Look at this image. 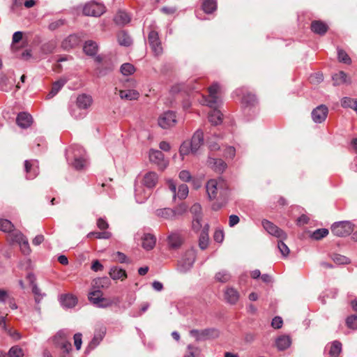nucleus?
Returning a JSON list of instances; mask_svg holds the SVG:
<instances>
[{"mask_svg": "<svg viewBox=\"0 0 357 357\" xmlns=\"http://www.w3.org/2000/svg\"><path fill=\"white\" fill-rule=\"evenodd\" d=\"M158 181V174L154 172H149L144 175L142 184L144 187L151 190L155 187Z\"/></svg>", "mask_w": 357, "mask_h": 357, "instance_id": "obj_17", "label": "nucleus"}, {"mask_svg": "<svg viewBox=\"0 0 357 357\" xmlns=\"http://www.w3.org/2000/svg\"><path fill=\"white\" fill-rule=\"evenodd\" d=\"M105 334V330L104 328L101 329L100 331L96 332L94 335V337L91 340L90 342V347H97L100 341L102 340L104 335Z\"/></svg>", "mask_w": 357, "mask_h": 357, "instance_id": "obj_43", "label": "nucleus"}, {"mask_svg": "<svg viewBox=\"0 0 357 357\" xmlns=\"http://www.w3.org/2000/svg\"><path fill=\"white\" fill-rule=\"evenodd\" d=\"M102 295V291L96 289L89 292L88 298L91 303L96 306L101 301L102 298H104Z\"/></svg>", "mask_w": 357, "mask_h": 357, "instance_id": "obj_37", "label": "nucleus"}, {"mask_svg": "<svg viewBox=\"0 0 357 357\" xmlns=\"http://www.w3.org/2000/svg\"><path fill=\"white\" fill-rule=\"evenodd\" d=\"M235 93L238 96H241V101L245 114H249L250 112L252 113L257 112V100L254 94L247 91L245 88L236 89Z\"/></svg>", "mask_w": 357, "mask_h": 357, "instance_id": "obj_4", "label": "nucleus"}, {"mask_svg": "<svg viewBox=\"0 0 357 357\" xmlns=\"http://www.w3.org/2000/svg\"><path fill=\"white\" fill-rule=\"evenodd\" d=\"M24 169L28 179L34 178L39 172L38 162L37 160H25Z\"/></svg>", "mask_w": 357, "mask_h": 357, "instance_id": "obj_16", "label": "nucleus"}, {"mask_svg": "<svg viewBox=\"0 0 357 357\" xmlns=\"http://www.w3.org/2000/svg\"><path fill=\"white\" fill-rule=\"evenodd\" d=\"M356 99H353L349 97H344L341 100V105L344 108H352L354 107V105L355 104V101Z\"/></svg>", "mask_w": 357, "mask_h": 357, "instance_id": "obj_57", "label": "nucleus"}, {"mask_svg": "<svg viewBox=\"0 0 357 357\" xmlns=\"http://www.w3.org/2000/svg\"><path fill=\"white\" fill-rule=\"evenodd\" d=\"M79 38L76 35H70L62 43L64 49L73 48L77 45Z\"/></svg>", "mask_w": 357, "mask_h": 357, "instance_id": "obj_39", "label": "nucleus"}, {"mask_svg": "<svg viewBox=\"0 0 357 357\" xmlns=\"http://www.w3.org/2000/svg\"><path fill=\"white\" fill-rule=\"evenodd\" d=\"M354 229V225L350 221H340L331 226V231L334 235L340 237L351 234Z\"/></svg>", "mask_w": 357, "mask_h": 357, "instance_id": "obj_8", "label": "nucleus"}, {"mask_svg": "<svg viewBox=\"0 0 357 357\" xmlns=\"http://www.w3.org/2000/svg\"><path fill=\"white\" fill-rule=\"evenodd\" d=\"M190 144V151L195 154L204 143V133L201 130H197L192 137Z\"/></svg>", "mask_w": 357, "mask_h": 357, "instance_id": "obj_15", "label": "nucleus"}, {"mask_svg": "<svg viewBox=\"0 0 357 357\" xmlns=\"http://www.w3.org/2000/svg\"><path fill=\"white\" fill-rule=\"evenodd\" d=\"M328 113V107L324 105H320L312 110V119L314 123H321L326 120Z\"/></svg>", "mask_w": 357, "mask_h": 357, "instance_id": "obj_14", "label": "nucleus"}, {"mask_svg": "<svg viewBox=\"0 0 357 357\" xmlns=\"http://www.w3.org/2000/svg\"><path fill=\"white\" fill-rule=\"evenodd\" d=\"M20 250L24 255H29L31 252V249L29 247V243L28 239L25 238L20 244Z\"/></svg>", "mask_w": 357, "mask_h": 357, "instance_id": "obj_59", "label": "nucleus"}, {"mask_svg": "<svg viewBox=\"0 0 357 357\" xmlns=\"http://www.w3.org/2000/svg\"><path fill=\"white\" fill-rule=\"evenodd\" d=\"M236 155V149L234 146H227L224 151V156L227 158L233 159Z\"/></svg>", "mask_w": 357, "mask_h": 357, "instance_id": "obj_61", "label": "nucleus"}, {"mask_svg": "<svg viewBox=\"0 0 357 357\" xmlns=\"http://www.w3.org/2000/svg\"><path fill=\"white\" fill-rule=\"evenodd\" d=\"M328 29V25L320 20H314L311 23V30L319 35H324Z\"/></svg>", "mask_w": 357, "mask_h": 357, "instance_id": "obj_24", "label": "nucleus"}, {"mask_svg": "<svg viewBox=\"0 0 357 357\" xmlns=\"http://www.w3.org/2000/svg\"><path fill=\"white\" fill-rule=\"evenodd\" d=\"M23 356L24 352L22 349L17 345L12 347L8 353V357H23Z\"/></svg>", "mask_w": 357, "mask_h": 357, "instance_id": "obj_46", "label": "nucleus"}, {"mask_svg": "<svg viewBox=\"0 0 357 357\" xmlns=\"http://www.w3.org/2000/svg\"><path fill=\"white\" fill-rule=\"evenodd\" d=\"M151 195V190L141 185H135V196L137 202L144 203Z\"/></svg>", "mask_w": 357, "mask_h": 357, "instance_id": "obj_21", "label": "nucleus"}, {"mask_svg": "<svg viewBox=\"0 0 357 357\" xmlns=\"http://www.w3.org/2000/svg\"><path fill=\"white\" fill-rule=\"evenodd\" d=\"M167 243L170 249H178L183 243V238L177 231H173L167 236Z\"/></svg>", "mask_w": 357, "mask_h": 357, "instance_id": "obj_18", "label": "nucleus"}, {"mask_svg": "<svg viewBox=\"0 0 357 357\" xmlns=\"http://www.w3.org/2000/svg\"><path fill=\"white\" fill-rule=\"evenodd\" d=\"M331 258L338 265L347 264L350 262L349 258L339 254H333Z\"/></svg>", "mask_w": 357, "mask_h": 357, "instance_id": "obj_49", "label": "nucleus"}, {"mask_svg": "<svg viewBox=\"0 0 357 357\" xmlns=\"http://www.w3.org/2000/svg\"><path fill=\"white\" fill-rule=\"evenodd\" d=\"M14 229L13 223L7 219H0V231L8 234Z\"/></svg>", "mask_w": 357, "mask_h": 357, "instance_id": "obj_41", "label": "nucleus"}, {"mask_svg": "<svg viewBox=\"0 0 357 357\" xmlns=\"http://www.w3.org/2000/svg\"><path fill=\"white\" fill-rule=\"evenodd\" d=\"M190 335L194 337L197 341L199 342L217 338L220 335V332L215 328H208L203 330L192 329L190 331Z\"/></svg>", "mask_w": 357, "mask_h": 357, "instance_id": "obj_7", "label": "nucleus"}, {"mask_svg": "<svg viewBox=\"0 0 357 357\" xmlns=\"http://www.w3.org/2000/svg\"><path fill=\"white\" fill-rule=\"evenodd\" d=\"M275 344L277 348L283 351L289 348L291 345V339L287 335H282L276 339Z\"/></svg>", "mask_w": 357, "mask_h": 357, "instance_id": "obj_30", "label": "nucleus"}, {"mask_svg": "<svg viewBox=\"0 0 357 357\" xmlns=\"http://www.w3.org/2000/svg\"><path fill=\"white\" fill-rule=\"evenodd\" d=\"M202 215H198L197 216H193L192 219V228L195 231H198L202 227Z\"/></svg>", "mask_w": 357, "mask_h": 357, "instance_id": "obj_60", "label": "nucleus"}, {"mask_svg": "<svg viewBox=\"0 0 357 357\" xmlns=\"http://www.w3.org/2000/svg\"><path fill=\"white\" fill-rule=\"evenodd\" d=\"M32 121L31 115L24 112L19 113L16 118L17 126L22 128H29L31 125Z\"/></svg>", "mask_w": 357, "mask_h": 357, "instance_id": "obj_19", "label": "nucleus"}, {"mask_svg": "<svg viewBox=\"0 0 357 357\" xmlns=\"http://www.w3.org/2000/svg\"><path fill=\"white\" fill-rule=\"evenodd\" d=\"M118 43L121 46L129 47L132 43L130 36L125 31H121L117 34Z\"/></svg>", "mask_w": 357, "mask_h": 357, "instance_id": "obj_32", "label": "nucleus"}, {"mask_svg": "<svg viewBox=\"0 0 357 357\" xmlns=\"http://www.w3.org/2000/svg\"><path fill=\"white\" fill-rule=\"evenodd\" d=\"M149 159L151 162L158 165L160 169H165L168 165V162L165 160L164 154L159 150H150Z\"/></svg>", "mask_w": 357, "mask_h": 357, "instance_id": "obj_13", "label": "nucleus"}, {"mask_svg": "<svg viewBox=\"0 0 357 357\" xmlns=\"http://www.w3.org/2000/svg\"><path fill=\"white\" fill-rule=\"evenodd\" d=\"M219 89V84L214 83L208 88V96H202L199 100L202 105H206L213 109L208 113V121L213 125H218L222 123V114L218 109L221 104V100L218 96Z\"/></svg>", "mask_w": 357, "mask_h": 357, "instance_id": "obj_1", "label": "nucleus"}, {"mask_svg": "<svg viewBox=\"0 0 357 357\" xmlns=\"http://www.w3.org/2000/svg\"><path fill=\"white\" fill-rule=\"evenodd\" d=\"M68 79L66 78H61L59 80L54 82L52 84V87L50 93L47 94V98L50 99L56 96L58 92L62 89L66 84Z\"/></svg>", "mask_w": 357, "mask_h": 357, "instance_id": "obj_29", "label": "nucleus"}, {"mask_svg": "<svg viewBox=\"0 0 357 357\" xmlns=\"http://www.w3.org/2000/svg\"><path fill=\"white\" fill-rule=\"evenodd\" d=\"M130 20L128 14L124 11H119L114 16V21L118 25H125Z\"/></svg>", "mask_w": 357, "mask_h": 357, "instance_id": "obj_33", "label": "nucleus"}, {"mask_svg": "<svg viewBox=\"0 0 357 357\" xmlns=\"http://www.w3.org/2000/svg\"><path fill=\"white\" fill-rule=\"evenodd\" d=\"M328 234V230L325 228L316 229L311 235L314 240H320Z\"/></svg>", "mask_w": 357, "mask_h": 357, "instance_id": "obj_47", "label": "nucleus"}, {"mask_svg": "<svg viewBox=\"0 0 357 357\" xmlns=\"http://www.w3.org/2000/svg\"><path fill=\"white\" fill-rule=\"evenodd\" d=\"M347 326L351 329H357V315L352 314L349 316L346 319Z\"/></svg>", "mask_w": 357, "mask_h": 357, "instance_id": "obj_54", "label": "nucleus"}, {"mask_svg": "<svg viewBox=\"0 0 357 357\" xmlns=\"http://www.w3.org/2000/svg\"><path fill=\"white\" fill-rule=\"evenodd\" d=\"M92 102L91 96L84 93L77 96L75 106L86 112L91 105Z\"/></svg>", "mask_w": 357, "mask_h": 357, "instance_id": "obj_20", "label": "nucleus"}, {"mask_svg": "<svg viewBox=\"0 0 357 357\" xmlns=\"http://www.w3.org/2000/svg\"><path fill=\"white\" fill-rule=\"evenodd\" d=\"M32 292L35 295V301L37 303H39L40 301L46 296L45 293L41 292V290L36 284H32Z\"/></svg>", "mask_w": 357, "mask_h": 357, "instance_id": "obj_48", "label": "nucleus"}, {"mask_svg": "<svg viewBox=\"0 0 357 357\" xmlns=\"http://www.w3.org/2000/svg\"><path fill=\"white\" fill-rule=\"evenodd\" d=\"M214 169L218 172H222L227 167V164L221 159L214 160Z\"/></svg>", "mask_w": 357, "mask_h": 357, "instance_id": "obj_55", "label": "nucleus"}, {"mask_svg": "<svg viewBox=\"0 0 357 357\" xmlns=\"http://www.w3.org/2000/svg\"><path fill=\"white\" fill-rule=\"evenodd\" d=\"M337 59L340 62H342V63H344L346 64H350L351 63V58L349 57V56L347 54V53L344 50H343L340 48H337Z\"/></svg>", "mask_w": 357, "mask_h": 357, "instance_id": "obj_44", "label": "nucleus"}, {"mask_svg": "<svg viewBox=\"0 0 357 357\" xmlns=\"http://www.w3.org/2000/svg\"><path fill=\"white\" fill-rule=\"evenodd\" d=\"M109 275L114 280H124L128 277L126 270L116 266H112L109 268Z\"/></svg>", "mask_w": 357, "mask_h": 357, "instance_id": "obj_22", "label": "nucleus"}, {"mask_svg": "<svg viewBox=\"0 0 357 357\" xmlns=\"http://www.w3.org/2000/svg\"><path fill=\"white\" fill-rule=\"evenodd\" d=\"M155 215L164 220H173L176 216V211L169 208H160L157 209L155 211Z\"/></svg>", "mask_w": 357, "mask_h": 357, "instance_id": "obj_26", "label": "nucleus"}, {"mask_svg": "<svg viewBox=\"0 0 357 357\" xmlns=\"http://www.w3.org/2000/svg\"><path fill=\"white\" fill-rule=\"evenodd\" d=\"M202 9L207 14L212 13L217 9L216 0H204L202 3Z\"/></svg>", "mask_w": 357, "mask_h": 357, "instance_id": "obj_38", "label": "nucleus"}, {"mask_svg": "<svg viewBox=\"0 0 357 357\" xmlns=\"http://www.w3.org/2000/svg\"><path fill=\"white\" fill-rule=\"evenodd\" d=\"M284 239H279L278 242V248L280 250V253L284 257H287L289 254V248L288 246L283 242Z\"/></svg>", "mask_w": 357, "mask_h": 357, "instance_id": "obj_52", "label": "nucleus"}, {"mask_svg": "<svg viewBox=\"0 0 357 357\" xmlns=\"http://www.w3.org/2000/svg\"><path fill=\"white\" fill-rule=\"evenodd\" d=\"M113 301L110 299H107L106 298H102L101 301L99 304H97L96 307L100 308H107L111 307L113 305Z\"/></svg>", "mask_w": 357, "mask_h": 357, "instance_id": "obj_64", "label": "nucleus"}, {"mask_svg": "<svg viewBox=\"0 0 357 357\" xmlns=\"http://www.w3.org/2000/svg\"><path fill=\"white\" fill-rule=\"evenodd\" d=\"M178 177L181 181L185 182H189L192 178L191 174L188 170L181 171L179 172Z\"/></svg>", "mask_w": 357, "mask_h": 357, "instance_id": "obj_63", "label": "nucleus"}, {"mask_svg": "<svg viewBox=\"0 0 357 357\" xmlns=\"http://www.w3.org/2000/svg\"><path fill=\"white\" fill-rule=\"evenodd\" d=\"M112 234L109 231H97V232H90L88 234V237L95 236L96 238L99 239H108L111 237Z\"/></svg>", "mask_w": 357, "mask_h": 357, "instance_id": "obj_53", "label": "nucleus"}, {"mask_svg": "<svg viewBox=\"0 0 357 357\" xmlns=\"http://www.w3.org/2000/svg\"><path fill=\"white\" fill-rule=\"evenodd\" d=\"M94 284L98 289L100 288H107L109 284V280L107 278H100L94 280Z\"/></svg>", "mask_w": 357, "mask_h": 357, "instance_id": "obj_56", "label": "nucleus"}, {"mask_svg": "<svg viewBox=\"0 0 357 357\" xmlns=\"http://www.w3.org/2000/svg\"><path fill=\"white\" fill-rule=\"evenodd\" d=\"M60 303L65 308H73L77 303V298L72 294H64L60 296Z\"/></svg>", "mask_w": 357, "mask_h": 357, "instance_id": "obj_23", "label": "nucleus"}, {"mask_svg": "<svg viewBox=\"0 0 357 357\" xmlns=\"http://www.w3.org/2000/svg\"><path fill=\"white\" fill-rule=\"evenodd\" d=\"M135 68L133 65L126 63L121 66V72L123 75H130L134 73Z\"/></svg>", "mask_w": 357, "mask_h": 357, "instance_id": "obj_50", "label": "nucleus"}, {"mask_svg": "<svg viewBox=\"0 0 357 357\" xmlns=\"http://www.w3.org/2000/svg\"><path fill=\"white\" fill-rule=\"evenodd\" d=\"M70 115L75 119H83L86 114V112L80 108H78L75 105L70 107Z\"/></svg>", "mask_w": 357, "mask_h": 357, "instance_id": "obj_42", "label": "nucleus"}, {"mask_svg": "<svg viewBox=\"0 0 357 357\" xmlns=\"http://www.w3.org/2000/svg\"><path fill=\"white\" fill-rule=\"evenodd\" d=\"M115 258L114 260L121 263V264H130L131 261L128 258V257L121 252H116L113 255Z\"/></svg>", "mask_w": 357, "mask_h": 357, "instance_id": "obj_51", "label": "nucleus"}, {"mask_svg": "<svg viewBox=\"0 0 357 357\" xmlns=\"http://www.w3.org/2000/svg\"><path fill=\"white\" fill-rule=\"evenodd\" d=\"M68 162L77 170L85 169L88 165L85 150L79 145H73L66 151Z\"/></svg>", "mask_w": 357, "mask_h": 357, "instance_id": "obj_2", "label": "nucleus"}, {"mask_svg": "<svg viewBox=\"0 0 357 357\" xmlns=\"http://www.w3.org/2000/svg\"><path fill=\"white\" fill-rule=\"evenodd\" d=\"M106 11L105 6L95 1L87 2L83 7L82 13L86 16L100 17Z\"/></svg>", "mask_w": 357, "mask_h": 357, "instance_id": "obj_9", "label": "nucleus"}, {"mask_svg": "<svg viewBox=\"0 0 357 357\" xmlns=\"http://www.w3.org/2000/svg\"><path fill=\"white\" fill-rule=\"evenodd\" d=\"M262 226L264 229L271 235L275 236L279 239H286L287 234L285 232L280 229L278 226L274 225L273 222L264 220L262 221Z\"/></svg>", "mask_w": 357, "mask_h": 357, "instance_id": "obj_12", "label": "nucleus"}, {"mask_svg": "<svg viewBox=\"0 0 357 357\" xmlns=\"http://www.w3.org/2000/svg\"><path fill=\"white\" fill-rule=\"evenodd\" d=\"M225 298L227 303L235 304L239 299V293L233 287H227L225 291Z\"/></svg>", "mask_w": 357, "mask_h": 357, "instance_id": "obj_25", "label": "nucleus"}, {"mask_svg": "<svg viewBox=\"0 0 357 357\" xmlns=\"http://www.w3.org/2000/svg\"><path fill=\"white\" fill-rule=\"evenodd\" d=\"M208 229L209 226L208 224H206L204 226L202 231L200 234L199 239V246L202 250H205L208 247L209 240Z\"/></svg>", "mask_w": 357, "mask_h": 357, "instance_id": "obj_27", "label": "nucleus"}, {"mask_svg": "<svg viewBox=\"0 0 357 357\" xmlns=\"http://www.w3.org/2000/svg\"><path fill=\"white\" fill-rule=\"evenodd\" d=\"M82 335L80 333H75L73 336L74 344L77 350H79L82 344Z\"/></svg>", "mask_w": 357, "mask_h": 357, "instance_id": "obj_62", "label": "nucleus"}, {"mask_svg": "<svg viewBox=\"0 0 357 357\" xmlns=\"http://www.w3.org/2000/svg\"><path fill=\"white\" fill-rule=\"evenodd\" d=\"M156 239L153 235L150 234H144L142 238V247L146 250H150L153 248Z\"/></svg>", "mask_w": 357, "mask_h": 357, "instance_id": "obj_31", "label": "nucleus"}, {"mask_svg": "<svg viewBox=\"0 0 357 357\" xmlns=\"http://www.w3.org/2000/svg\"><path fill=\"white\" fill-rule=\"evenodd\" d=\"M189 192L188 187L186 184H181L178 186V192H176V197L181 200L185 199Z\"/></svg>", "mask_w": 357, "mask_h": 357, "instance_id": "obj_45", "label": "nucleus"}, {"mask_svg": "<svg viewBox=\"0 0 357 357\" xmlns=\"http://www.w3.org/2000/svg\"><path fill=\"white\" fill-rule=\"evenodd\" d=\"M206 189L210 199H225L228 195L227 184L222 178L210 179L206 183Z\"/></svg>", "mask_w": 357, "mask_h": 357, "instance_id": "obj_3", "label": "nucleus"}, {"mask_svg": "<svg viewBox=\"0 0 357 357\" xmlns=\"http://www.w3.org/2000/svg\"><path fill=\"white\" fill-rule=\"evenodd\" d=\"M52 341L56 347L62 350L63 354H68L72 350L70 333L65 329L59 331L53 337Z\"/></svg>", "mask_w": 357, "mask_h": 357, "instance_id": "obj_5", "label": "nucleus"}, {"mask_svg": "<svg viewBox=\"0 0 357 357\" xmlns=\"http://www.w3.org/2000/svg\"><path fill=\"white\" fill-rule=\"evenodd\" d=\"M119 96L121 99L132 100H137L139 96V93L134 89L120 90Z\"/></svg>", "mask_w": 357, "mask_h": 357, "instance_id": "obj_35", "label": "nucleus"}, {"mask_svg": "<svg viewBox=\"0 0 357 357\" xmlns=\"http://www.w3.org/2000/svg\"><path fill=\"white\" fill-rule=\"evenodd\" d=\"M332 79L334 86H339L342 84L350 82L347 80V74L343 71H340L339 73L334 74L332 77Z\"/></svg>", "mask_w": 357, "mask_h": 357, "instance_id": "obj_36", "label": "nucleus"}, {"mask_svg": "<svg viewBox=\"0 0 357 357\" xmlns=\"http://www.w3.org/2000/svg\"><path fill=\"white\" fill-rule=\"evenodd\" d=\"M179 153L182 157L189 154L190 153H192L190 151V144L189 142H183L180 146Z\"/></svg>", "mask_w": 357, "mask_h": 357, "instance_id": "obj_58", "label": "nucleus"}, {"mask_svg": "<svg viewBox=\"0 0 357 357\" xmlns=\"http://www.w3.org/2000/svg\"><path fill=\"white\" fill-rule=\"evenodd\" d=\"M195 259L196 250L192 248L187 250L178 261L176 270L183 274L188 273L193 266Z\"/></svg>", "mask_w": 357, "mask_h": 357, "instance_id": "obj_6", "label": "nucleus"}, {"mask_svg": "<svg viewBox=\"0 0 357 357\" xmlns=\"http://www.w3.org/2000/svg\"><path fill=\"white\" fill-rule=\"evenodd\" d=\"M176 113L173 111H166L161 114L158 119V126L162 129H168L176 123Z\"/></svg>", "mask_w": 357, "mask_h": 357, "instance_id": "obj_10", "label": "nucleus"}, {"mask_svg": "<svg viewBox=\"0 0 357 357\" xmlns=\"http://www.w3.org/2000/svg\"><path fill=\"white\" fill-rule=\"evenodd\" d=\"M98 50V46L96 42L89 40H86L83 46V51L89 56H95Z\"/></svg>", "mask_w": 357, "mask_h": 357, "instance_id": "obj_28", "label": "nucleus"}, {"mask_svg": "<svg viewBox=\"0 0 357 357\" xmlns=\"http://www.w3.org/2000/svg\"><path fill=\"white\" fill-rule=\"evenodd\" d=\"M231 275L227 270H222L218 272L215 275V279L218 282L225 283L230 280Z\"/></svg>", "mask_w": 357, "mask_h": 357, "instance_id": "obj_40", "label": "nucleus"}, {"mask_svg": "<svg viewBox=\"0 0 357 357\" xmlns=\"http://www.w3.org/2000/svg\"><path fill=\"white\" fill-rule=\"evenodd\" d=\"M25 238L26 236L21 231L15 229L8 236V240L10 243L20 244Z\"/></svg>", "mask_w": 357, "mask_h": 357, "instance_id": "obj_34", "label": "nucleus"}, {"mask_svg": "<svg viewBox=\"0 0 357 357\" xmlns=\"http://www.w3.org/2000/svg\"><path fill=\"white\" fill-rule=\"evenodd\" d=\"M149 45L155 56H159L162 53V47L158 36L155 31H151L148 36Z\"/></svg>", "mask_w": 357, "mask_h": 357, "instance_id": "obj_11", "label": "nucleus"}]
</instances>
